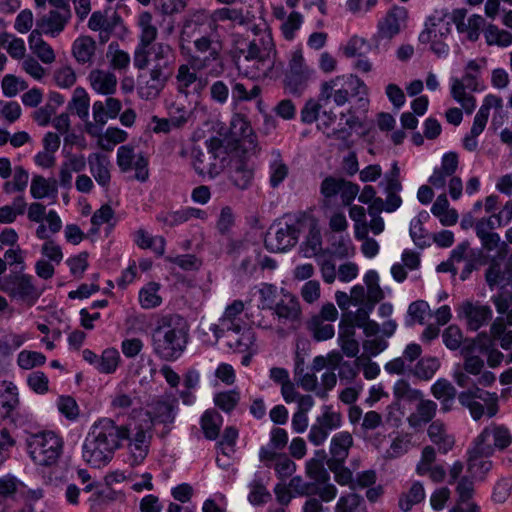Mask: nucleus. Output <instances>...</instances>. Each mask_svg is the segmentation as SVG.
<instances>
[{
  "instance_id": "52",
  "label": "nucleus",
  "mask_w": 512,
  "mask_h": 512,
  "mask_svg": "<svg viewBox=\"0 0 512 512\" xmlns=\"http://www.w3.org/2000/svg\"><path fill=\"white\" fill-rule=\"evenodd\" d=\"M222 424L223 418L215 410H207L201 418L203 432L210 440H214L218 437Z\"/></svg>"
},
{
  "instance_id": "33",
  "label": "nucleus",
  "mask_w": 512,
  "mask_h": 512,
  "mask_svg": "<svg viewBox=\"0 0 512 512\" xmlns=\"http://www.w3.org/2000/svg\"><path fill=\"white\" fill-rule=\"evenodd\" d=\"M171 76L149 70L148 76L139 77V94L142 98H155L164 89Z\"/></svg>"
},
{
  "instance_id": "58",
  "label": "nucleus",
  "mask_w": 512,
  "mask_h": 512,
  "mask_svg": "<svg viewBox=\"0 0 512 512\" xmlns=\"http://www.w3.org/2000/svg\"><path fill=\"white\" fill-rule=\"evenodd\" d=\"M436 412V404L431 400H421L417 405V411L409 417L411 426L416 427L421 423L429 422Z\"/></svg>"
},
{
  "instance_id": "54",
  "label": "nucleus",
  "mask_w": 512,
  "mask_h": 512,
  "mask_svg": "<svg viewBox=\"0 0 512 512\" xmlns=\"http://www.w3.org/2000/svg\"><path fill=\"white\" fill-rule=\"evenodd\" d=\"M261 91V87L258 85H253L251 89H248L241 82L235 80L231 81V98L236 105L240 102L251 101L258 98Z\"/></svg>"
},
{
  "instance_id": "25",
  "label": "nucleus",
  "mask_w": 512,
  "mask_h": 512,
  "mask_svg": "<svg viewBox=\"0 0 512 512\" xmlns=\"http://www.w3.org/2000/svg\"><path fill=\"white\" fill-rule=\"evenodd\" d=\"M466 15V9H456L453 11L452 20L458 33L466 34L469 41L475 42L479 39L485 19L481 15L473 14L465 21Z\"/></svg>"
},
{
  "instance_id": "27",
  "label": "nucleus",
  "mask_w": 512,
  "mask_h": 512,
  "mask_svg": "<svg viewBox=\"0 0 512 512\" xmlns=\"http://www.w3.org/2000/svg\"><path fill=\"white\" fill-rule=\"evenodd\" d=\"M192 164L200 176H208L210 179L218 176L222 171V164L215 153L209 150L207 153L199 149L192 150Z\"/></svg>"
},
{
  "instance_id": "20",
  "label": "nucleus",
  "mask_w": 512,
  "mask_h": 512,
  "mask_svg": "<svg viewBox=\"0 0 512 512\" xmlns=\"http://www.w3.org/2000/svg\"><path fill=\"white\" fill-rule=\"evenodd\" d=\"M71 18L70 9H52L37 18L36 29L52 37L58 36Z\"/></svg>"
},
{
  "instance_id": "8",
  "label": "nucleus",
  "mask_w": 512,
  "mask_h": 512,
  "mask_svg": "<svg viewBox=\"0 0 512 512\" xmlns=\"http://www.w3.org/2000/svg\"><path fill=\"white\" fill-rule=\"evenodd\" d=\"M193 45L196 54L189 59L192 67L213 77L220 76L224 71L220 45L207 35L196 38Z\"/></svg>"
},
{
  "instance_id": "40",
  "label": "nucleus",
  "mask_w": 512,
  "mask_h": 512,
  "mask_svg": "<svg viewBox=\"0 0 512 512\" xmlns=\"http://www.w3.org/2000/svg\"><path fill=\"white\" fill-rule=\"evenodd\" d=\"M29 48L43 63L51 64L55 61V53L52 47L43 40L39 30H33L28 39Z\"/></svg>"
},
{
  "instance_id": "4",
  "label": "nucleus",
  "mask_w": 512,
  "mask_h": 512,
  "mask_svg": "<svg viewBox=\"0 0 512 512\" xmlns=\"http://www.w3.org/2000/svg\"><path fill=\"white\" fill-rule=\"evenodd\" d=\"M123 432V440L127 441L126 462L132 467L142 465L149 454L153 438L151 423L143 424L131 415L123 425Z\"/></svg>"
},
{
  "instance_id": "23",
  "label": "nucleus",
  "mask_w": 512,
  "mask_h": 512,
  "mask_svg": "<svg viewBox=\"0 0 512 512\" xmlns=\"http://www.w3.org/2000/svg\"><path fill=\"white\" fill-rule=\"evenodd\" d=\"M253 31L255 32V38L240 53L256 59H275L276 49L271 33L268 30L257 32L256 27L253 28Z\"/></svg>"
},
{
  "instance_id": "6",
  "label": "nucleus",
  "mask_w": 512,
  "mask_h": 512,
  "mask_svg": "<svg viewBox=\"0 0 512 512\" xmlns=\"http://www.w3.org/2000/svg\"><path fill=\"white\" fill-rule=\"evenodd\" d=\"M263 309L272 311V315L277 319L278 326L276 333L280 337H285L289 331L296 329L301 318V307L298 298L287 291L282 290L280 298L273 305L264 297Z\"/></svg>"
},
{
  "instance_id": "38",
  "label": "nucleus",
  "mask_w": 512,
  "mask_h": 512,
  "mask_svg": "<svg viewBox=\"0 0 512 512\" xmlns=\"http://www.w3.org/2000/svg\"><path fill=\"white\" fill-rule=\"evenodd\" d=\"M333 354H330L327 358L324 356H316L313 359L312 365H311V373L307 372L303 377L301 378L303 374V361H298L295 366V375L299 377V380L301 381L300 384H317V377L315 376L316 372H320L323 369H326V371H330V357Z\"/></svg>"
},
{
  "instance_id": "63",
  "label": "nucleus",
  "mask_w": 512,
  "mask_h": 512,
  "mask_svg": "<svg viewBox=\"0 0 512 512\" xmlns=\"http://www.w3.org/2000/svg\"><path fill=\"white\" fill-rule=\"evenodd\" d=\"M0 45H2L8 54L14 59H21L24 57L26 48L24 40L17 38L11 34H3L0 36Z\"/></svg>"
},
{
  "instance_id": "60",
  "label": "nucleus",
  "mask_w": 512,
  "mask_h": 512,
  "mask_svg": "<svg viewBox=\"0 0 512 512\" xmlns=\"http://www.w3.org/2000/svg\"><path fill=\"white\" fill-rule=\"evenodd\" d=\"M335 512H367V510L363 499L355 493H350L338 499Z\"/></svg>"
},
{
  "instance_id": "15",
  "label": "nucleus",
  "mask_w": 512,
  "mask_h": 512,
  "mask_svg": "<svg viewBox=\"0 0 512 512\" xmlns=\"http://www.w3.org/2000/svg\"><path fill=\"white\" fill-rule=\"evenodd\" d=\"M116 163L121 172L135 171V179L145 182L149 177L148 159L142 153H136L130 145H122L117 149Z\"/></svg>"
},
{
  "instance_id": "43",
  "label": "nucleus",
  "mask_w": 512,
  "mask_h": 512,
  "mask_svg": "<svg viewBox=\"0 0 512 512\" xmlns=\"http://www.w3.org/2000/svg\"><path fill=\"white\" fill-rule=\"evenodd\" d=\"M430 440L438 447L439 452L446 454L454 446V437L447 433L444 425L438 421L433 422L428 428Z\"/></svg>"
},
{
  "instance_id": "7",
  "label": "nucleus",
  "mask_w": 512,
  "mask_h": 512,
  "mask_svg": "<svg viewBox=\"0 0 512 512\" xmlns=\"http://www.w3.org/2000/svg\"><path fill=\"white\" fill-rule=\"evenodd\" d=\"M0 290L26 307L34 306L44 289L38 287L32 275L24 273H11L0 281Z\"/></svg>"
},
{
  "instance_id": "5",
  "label": "nucleus",
  "mask_w": 512,
  "mask_h": 512,
  "mask_svg": "<svg viewBox=\"0 0 512 512\" xmlns=\"http://www.w3.org/2000/svg\"><path fill=\"white\" fill-rule=\"evenodd\" d=\"M27 451L31 460L39 466H50L57 462L62 449V438L53 431L31 434L27 440Z\"/></svg>"
},
{
  "instance_id": "18",
  "label": "nucleus",
  "mask_w": 512,
  "mask_h": 512,
  "mask_svg": "<svg viewBox=\"0 0 512 512\" xmlns=\"http://www.w3.org/2000/svg\"><path fill=\"white\" fill-rule=\"evenodd\" d=\"M312 73L313 71L305 65L302 53L294 52L285 77L286 88L293 94H300L305 89Z\"/></svg>"
},
{
  "instance_id": "64",
  "label": "nucleus",
  "mask_w": 512,
  "mask_h": 512,
  "mask_svg": "<svg viewBox=\"0 0 512 512\" xmlns=\"http://www.w3.org/2000/svg\"><path fill=\"white\" fill-rule=\"evenodd\" d=\"M29 174L22 166H16L13 169V180L6 181L3 184V190L6 193L21 192L27 187Z\"/></svg>"
},
{
  "instance_id": "19",
  "label": "nucleus",
  "mask_w": 512,
  "mask_h": 512,
  "mask_svg": "<svg viewBox=\"0 0 512 512\" xmlns=\"http://www.w3.org/2000/svg\"><path fill=\"white\" fill-rule=\"evenodd\" d=\"M139 384H150L165 379L168 384H179L180 376L168 365H162L159 369L152 360L141 362L136 370Z\"/></svg>"
},
{
  "instance_id": "49",
  "label": "nucleus",
  "mask_w": 512,
  "mask_h": 512,
  "mask_svg": "<svg viewBox=\"0 0 512 512\" xmlns=\"http://www.w3.org/2000/svg\"><path fill=\"white\" fill-rule=\"evenodd\" d=\"M93 119L95 124L87 123L86 124V132L93 136H100L102 127L107 123L108 119H111L108 116V111L102 101H96L92 107Z\"/></svg>"
},
{
  "instance_id": "30",
  "label": "nucleus",
  "mask_w": 512,
  "mask_h": 512,
  "mask_svg": "<svg viewBox=\"0 0 512 512\" xmlns=\"http://www.w3.org/2000/svg\"><path fill=\"white\" fill-rule=\"evenodd\" d=\"M458 167V155L455 152L445 153L441 160V166L435 168L429 177V183L436 189H443L448 177H452Z\"/></svg>"
},
{
  "instance_id": "62",
  "label": "nucleus",
  "mask_w": 512,
  "mask_h": 512,
  "mask_svg": "<svg viewBox=\"0 0 512 512\" xmlns=\"http://www.w3.org/2000/svg\"><path fill=\"white\" fill-rule=\"evenodd\" d=\"M69 110L75 112L81 119L88 117L89 97L83 88H76L68 104Z\"/></svg>"
},
{
  "instance_id": "24",
  "label": "nucleus",
  "mask_w": 512,
  "mask_h": 512,
  "mask_svg": "<svg viewBox=\"0 0 512 512\" xmlns=\"http://www.w3.org/2000/svg\"><path fill=\"white\" fill-rule=\"evenodd\" d=\"M339 354H333L330 357V371H325L322 375V384H336L337 375L340 381H352L358 373L356 362H342Z\"/></svg>"
},
{
  "instance_id": "9",
  "label": "nucleus",
  "mask_w": 512,
  "mask_h": 512,
  "mask_svg": "<svg viewBox=\"0 0 512 512\" xmlns=\"http://www.w3.org/2000/svg\"><path fill=\"white\" fill-rule=\"evenodd\" d=\"M304 227L303 221L288 217L284 222H277L269 228L264 244L273 253L284 252L295 246Z\"/></svg>"
},
{
  "instance_id": "37",
  "label": "nucleus",
  "mask_w": 512,
  "mask_h": 512,
  "mask_svg": "<svg viewBox=\"0 0 512 512\" xmlns=\"http://www.w3.org/2000/svg\"><path fill=\"white\" fill-rule=\"evenodd\" d=\"M253 15L242 8L222 7L214 10V21L219 26V22L230 21L240 26H247L252 22Z\"/></svg>"
},
{
  "instance_id": "44",
  "label": "nucleus",
  "mask_w": 512,
  "mask_h": 512,
  "mask_svg": "<svg viewBox=\"0 0 512 512\" xmlns=\"http://www.w3.org/2000/svg\"><path fill=\"white\" fill-rule=\"evenodd\" d=\"M491 455H486L476 451V446L469 451L468 470L472 477L483 479L486 473L491 469L492 462L489 460Z\"/></svg>"
},
{
  "instance_id": "55",
  "label": "nucleus",
  "mask_w": 512,
  "mask_h": 512,
  "mask_svg": "<svg viewBox=\"0 0 512 512\" xmlns=\"http://www.w3.org/2000/svg\"><path fill=\"white\" fill-rule=\"evenodd\" d=\"M451 95L452 97L460 103L462 108L466 111V113L470 114L476 107V100L474 96L467 94L465 92L466 88H463L462 83L459 82V78L451 79Z\"/></svg>"
},
{
  "instance_id": "47",
  "label": "nucleus",
  "mask_w": 512,
  "mask_h": 512,
  "mask_svg": "<svg viewBox=\"0 0 512 512\" xmlns=\"http://www.w3.org/2000/svg\"><path fill=\"white\" fill-rule=\"evenodd\" d=\"M57 192V182L55 179H46L40 175L33 176L30 193L34 199H43L50 196L56 197Z\"/></svg>"
},
{
  "instance_id": "2",
  "label": "nucleus",
  "mask_w": 512,
  "mask_h": 512,
  "mask_svg": "<svg viewBox=\"0 0 512 512\" xmlns=\"http://www.w3.org/2000/svg\"><path fill=\"white\" fill-rule=\"evenodd\" d=\"M188 336L189 326L182 316L177 314L162 316L153 329V351L161 359L174 361L186 349Z\"/></svg>"
},
{
  "instance_id": "31",
  "label": "nucleus",
  "mask_w": 512,
  "mask_h": 512,
  "mask_svg": "<svg viewBox=\"0 0 512 512\" xmlns=\"http://www.w3.org/2000/svg\"><path fill=\"white\" fill-rule=\"evenodd\" d=\"M88 81L93 91H95L97 94L112 95L117 89V77L113 72L109 70H91L88 75Z\"/></svg>"
},
{
  "instance_id": "26",
  "label": "nucleus",
  "mask_w": 512,
  "mask_h": 512,
  "mask_svg": "<svg viewBox=\"0 0 512 512\" xmlns=\"http://www.w3.org/2000/svg\"><path fill=\"white\" fill-rule=\"evenodd\" d=\"M274 63L275 59H256L246 54H241L237 61V67L246 77L259 79L269 76Z\"/></svg>"
},
{
  "instance_id": "57",
  "label": "nucleus",
  "mask_w": 512,
  "mask_h": 512,
  "mask_svg": "<svg viewBox=\"0 0 512 512\" xmlns=\"http://www.w3.org/2000/svg\"><path fill=\"white\" fill-rule=\"evenodd\" d=\"M322 249V237L319 229L315 226L309 230L306 240L301 245V251L306 258L319 257Z\"/></svg>"
},
{
  "instance_id": "13",
  "label": "nucleus",
  "mask_w": 512,
  "mask_h": 512,
  "mask_svg": "<svg viewBox=\"0 0 512 512\" xmlns=\"http://www.w3.org/2000/svg\"><path fill=\"white\" fill-rule=\"evenodd\" d=\"M146 63L143 66L134 65L136 69L143 70L149 65L151 70L171 76L176 62V53L167 43H155L145 49Z\"/></svg>"
},
{
  "instance_id": "10",
  "label": "nucleus",
  "mask_w": 512,
  "mask_h": 512,
  "mask_svg": "<svg viewBox=\"0 0 512 512\" xmlns=\"http://www.w3.org/2000/svg\"><path fill=\"white\" fill-rule=\"evenodd\" d=\"M459 402L466 407L474 420L482 417L491 418L498 412V396L479 386H469L459 394Z\"/></svg>"
},
{
  "instance_id": "36",
  "label": "nucleus",
  "mask_w": 512,
  "mask_h": 512,
  "mask_svg": "<svg viewBox=\"0 0 512 512\" xmlns=\"http://www.w3.org/2000/svg\"><path fill=\"white\" fill-rule=\"evenodd\" d=\"M486 66L487 61L485 58L470 60L465 66L463 77L459 79V82L462 83L463 88L469 89L471 91H477L481 72L486 68Z\"/></svg>"
},
{
  "instance_id": "46",
  "label": "nucleus",
  "mask_w": 512,
  "mask_h": 512,
  "mask_svg": "<svg viewBox=\"0 0 512 512\" xmlns=\"http://www.w3.org/2000/svg\"><path fill=\"white\" fill-rule=\"evenodd\" d=\"M254 171L244 163H238L229 173L230 183L239 190H247L253 183Z\"/></svg>"
},
{
  "instance_id": "11",
  "label": "nucleus",
  "mask_w": 512,
  "mask_h": 512,
  "mask_svg": "<svg viewBox=\"0 0 512 512\" xmlns=\"http://www.w3.org/2000/svg\"><path fill=\"white\" fill-rule=\"evenodd\" d=\"M408 11L402 6H393L378 22L373 39L377 47L386 46L407 25Z\"/></svg>"
},
{
  "instance_id": "51",
  "label": "nucleus",
  "mask_w": 512,
  "mask_h": 512,
  "mask_svg": "<svg viewBox=\"0 0 512 512\" xmlns=\"http://www.w3.org/2000/svg\"><path fill=\"white\" fill-rule=\"evenodd\" d=\"M307 329L311 333L314 340L326 341L334 337V326L327 321H323L317 317H311L307 322Z\"/></svg>"
},
{
  "instance_id": "28",
  "label": "nucleus",
  "mask_w": 512,
  "mask_h": 512,
  "mask_svg": "<svg viewBox=\"0 0 512 512\" xmlns=\"http://www.w3.org/2000/svg\"><path fill=\"white\" fill-rule=\"evenodd\" d=\"M451 33L450 22L443 16L434 14L428 17L425 28L419 34V41L423 44L429 43L432 39L445 40Z\"/></svg>"
},
{
  "instance_id": "21",
  "label": "nucleus",
  "mask_w": 512,
  "mask_h": 512,
  "mask_svg": "<svg viewBox=\"0 0 512 512\" xmlns=\"http://www.w3.org/2000/svg\"><path fill=\"white\" fill-rule=\"evenodd\" d=\"M458 316L466 320L468 329L477 331L492 318V310L478 302L465 301L458 309Z\"/></svg>"
},
{
  "instance_id": "56",
  "label": "nucleus",
  "mask_w": 512,
  "mask_h": 512,
  "mask_svg": "<svg viewBox=\"0 0 512 512\" xmlns=\"http://www.w3.org/2000/svg\"><path fill=\"white\" fill-rule=\"evenodd\" d=\"M424 498V487L420 482L416 481L411 485L409 491L400 497L399 507L403 511H409L415 504L423 501Z\"/></svg>"
},
{
  "instance_id": "42",
  "label": "nucleus",
  "mask_w": 512,
  "mask_h": 512,
  "mask_svg": "<svg viewBox=\"0 0 512 512\" xmlns=\"http://www.w3.org/2000/svg\"><path fill=\"white\" fill-rule=\"evenodd\" d=\"M230 131L236 141L243 142V144L248 142L251 147H255V136L252 133V127L243 115H233Z\"/></svg>"
},
{
  "instance_id": "50",
  "label": "nucleus",
  "mask_w": 512,
  "mask_h": 512,
  "mask_svg": "<svg viewBox=\"0 0 512 512\" xmlns=\"http://www.w3.org/2000/svg\"><path fill=\"white\" fill-rule=\"evenodd\" d=\"M27 340L26 334L5 332L0 337V356L6 360Z\"/></svg>"
},
{
  "instance_id": "22",
  "label": "nucleus",
  "mask_w": 512,
  "mask_h": 512,
  "mask_svg": "<svg viewBox=\"0 0 512 512\" xmlns=\"http://www.w3.org/2000/svg\"><path fill=\"white\" fill-rule=\"evenodd\" d=\"M244 309L245 304L242 300H234L225 308L223 315L219 318V323L211 325L210 331L216 338H220L224 337L225 332L239 330L241 325L238 319Z\"/></svg>"
},
{
  "instance_id": "1",
  "label": "nucleus",
  "mask_w": 512,
  "mask_h": 512,
  "mask_svg": "<svg viewBox=\"0 0 512 512\" xmlns=\"http://www.w3.org/2000/svg\"><path fill=\"white\" fill-rule=\"evenodd\" d=\"M123 425L110 418L96 420L82 444V458L92 467L101 468L113 458L123 442Z\"/></svg>"
},
{
  "instance_id": "34",
  "label": "nucleus",
  "mask_w": 512,
  "mask_h": 512,
  "mask_svg": "<svg viewBox=\"0 0 512 512\" xmlns=\"http://www.w3.org/2000/svg\"><path fill=\"white\" fill-rule=\"evenodd\" d=\"M228 346L234 352L246 353L251 351L255 343V334L250 328L240 326L239 330L225 332Z\"/></svg>"
},
{
  "instance_id": "16",
  "label": "nucleus",
  "mask_w": 512,
  "mask_h": 512,
  "mask_svg": "<svg viewBox=\"0 0 512 512\" xmlns=\"http://www.w3.org/2000/svg\"><path fill=\"white\" fill-rule=\"evenodd\" d=\"M137 24L140 29L139 42L135 48L133 64L143 66L146 63L145 49L153 45L158 35V29L153 23V16L148 11L138 15Z\"/></svg>"
},
{
  "instance_id": "29",
  "label": "nucleus",
  "mask_w": 512,
  "mask_h": 512,
  "mask_svg": "<svg viewBox=\"0 0 512 512\" xmlns=\"http://www.w3.org/2000/svg\"><path fill=\"white\" fill-rule=\"evenodd\" d=\"M89 170L99 186L108 188L111 182V161L102 153H91L88 156Z\"/></svg>"
},
{
  "instance_id": "14",
  "label": "nucleus",
  "mask_w": 512,
  "mask_h": 512,
  "mask_svg": "<svg viewBox=\"0 0 512 512\" xmlns=\"http://www.w3.org/2000/svg\"><path fill=\"white\" fill-rule=\"evenodd\" d=\"M512 443V434L507 427L492 423L476 438V451L492 455L496 449H505Z\"/></svg>"
},
{
  "instance_id": "53",
  "label": "nucleus",
  "mask_w": 512,
  "mask_h": 512,
  "mask_svg": "<svg viewBox=\"0 0 512 512\" xmlns=\"http://www.w3.org/2000/svg\"><path fill=\"white\" fill-rule=\"evenodd\" d=\"M106 56L109 60L110 67L114 70L125 71L130 65L129 54L119 49L117 42H111L108 45Z\"/></svg>"
},
{
  "instance_id": "45",
  "label": "nucleus",
  "mask_w": 512,
  "mask_h": 512,
  "mask_svg": "<svg viewBox=\"0 0 512 512\" xmlns=\"http://www.w3.org/2000/svg\"><path fill=\"white\" fill-rule=\"evenodd\" d=\"M476 235L480 239L482 248L485 251H496L494 258L499 260L506 258L508 254V246L506 242L501 241L500 235L498 233H483V230H480Z\"/></svg>"
},
{
  "instance_id": "59",
  "label": "nucleus",
  "mask_w": 512,
  "mask_h": 512,
  "mask_svg": "<svg viewBox=\"0 0 512 512\" xmlns=\"http://www.w3.org/2000/svg\"><path fill=\"white\" fill-rule=\"evenodd\" d=\"M127 138L126 131L117 127H108L99 139L98 145L103 150L111 151L115 145L125 142Z\"/></svg>"
},
{
  "instance_id": "48",
  "label": "nucleus",
  "mask_w": 512,
  "mask_h": 512,
  "mask_svg": "<svg viewBox=\"0 0 512 512\" xmlns=\"http://www.w3.org/2000/svg\"><path fill=\"white\" fill-rule=\"evenodd\" d=\"M18 403L17 386H0V420L11 417Z\"/></svg>"
},
{
  "instance_id": "12",
  "label": "nucleus",
  "mask_w": 512,
  "mask_h": 512,
  "mask_svg": "<svg viewBox=\"0 0 512 512\" xmlns=\"http://www.w3.org/2000/svg\"><path fill=\"white\" fill-rule=\"evenodd\" d=\"M176 400H158L149 403L144 410H133L132 416L143 424L151 423V430L158 424H172L176 417Z\"/></svg>"
},
{
  "instance_id": "35",
  "label": "nucleus",
  "mask_w": 512,
  "mask_h": 512,
  "mask_svg": "<svg viewBox=\"0 0 512 512\" xmlns=\"http://www.w3.org/2000/svg\"><path fill=\"white\" fill-rule=\"evenodd\" d=\"M268 173L269 184L272 188L279 187L289 174V168L278 150H273L270 154Z\"/></svg>"
},
{
  "instance_id": "61",
  "label": "nucleus",
  "mask_w": 512,
  "mask_h": 512,
  "mask_svg": "<svg viewBox=\"0 0 512 512\" xmlns=\"http://www.w3.org/2000/svg\"><path fill=\"white\" fill-rule=\"evenodd\" d=\"M159 284L148 283L139 292V302L144 309H152L161 304V297L158 295Z\"/></svg>"
},
{
  "instance_id": "32",
  "label": "nucleus",
  "mask_w": 512,
  "mask_h": 512,
  "mask_svg": "<svg viewBox=\"0 0 512 512\" xmlns=\"http://www.w3.org/2000/svg\"><path fill=\"white\" fill-rule=\"evenodd\" d=\"M288 442V434L285 429L274 428L270 432V439L266 446L261 447L259 451V458L265 464L269 465L277 455L281 454L280 451L285 448Z\"/></svg>"
},
{
  "instance_id": "3",
  "label": "nucleus",
  "mask_w": 512,
  "mask_h": 512,
  "mask_svg": "<svg viewBox=\"0 0 512 512\" xmlns=\"http://www.w3.org/2000/svg\"><path fill=\"white\" fill-rule=\"evenodd\" d=\"M364 82L354 75H340L321 84L319 100L324 104L333 101L337 106H344L354 96H359L360 106L366 108L368 100Z\"/></svg>"
},
{
  "instance_id": "39",
  "label": "nucleus",
  "mask_w": 512,
  "mask_h": 512,
  "mask_svg": "<svg viewBox=\"0 0 512 512\" xmlns=\"http://www.w3.org/2000/svg\"><path fill=\"white\" fill-rule=\"evenodd\" d=\"M352 444L353 438L350 433L346 431L336 433L330 442L332 460L337 463H343L348 457Z\"/></svg>"
},
{
  "instance_id": "17",
  "label": "nucleus",
  "mask_w": 512,
  "mask_h": 512,
  "mask_svg": "<svg viewBox=\"0 0 512 512\" xmlns=\"http://www.w3.org/2000/svg\"><path fill=\"white\" fill-rule=\"evenodd\" d=\"M190 61L187 64H181L177 69L175 76L176 90L178 93L188 96H199L207 85V80L199 76Z\"/></svg>"
},
{
  "instance_id": "41",
  "label": "nucleus",
  "mask_w": 512,
  "mask_h": 512,
  "mask_svg": "<svg viewBox=\"0 0 512 512\" xmlns=\"http://www.w3.org/2000/svg\"><path fill=\"white\" fill-rule=\"evenodd\" d=\"M96 51V42L89 36L77 38L72 45V54L79 64H91Z\"/></svg>"
}]
</instances>
